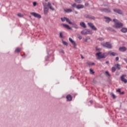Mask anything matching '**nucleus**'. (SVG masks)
<instances>
[{
  "label": "nucleus",
  "mask_w": 127,
  "mask_h": 127,
  "mask_svg": "<svg viewBox=\"0 0 127 127\" xmlns=\"http://www.w3.org/2000/svg\"><path fill=\"white\" fill-rule=\"evenodd\" d=\"M113 20V22H115V24L113 25V27H114V28H121L124 26V24L122 22H120L118 19H114Z\"/></svg>",
  "instance_id": "nucleus-1"
},
{
  "label": "nucleus",
  "mask_w": 127,
  "mask_h": 127,
  "mask_svg": "<svg viewBox=\"0 0 127 127\" xmlns=\"http://www.w3.org/2000/svg\"><path fill=\"white\" fill-rule=\"evenodd\" d=\"M102 46L103 47H105L106 48H108V49H112L113 48V46H112V44L110 43L109 42H107L105 43L102 44Z\"/></svg>",
  "instance_id": "nucleus-2"
},
{
  "label": "nucleus",
  "mask_w": 127,
  "mask_h": 127,
  "mask_svg": "<svg viewBox=\"0 0 127 127\" xmlns=\"http://www.w3.org/2000/svg\"><path fill=\"white\" fill-rule=\"evenodd\" d=\"M96 56H98V59H105L107 57V56L105 54H102L101 52L96 53Z\"/></svg>",
  "instance_id": "nucleus-3"
},
{
  "label": "nucleus",
  "mask_w": 127,
  "mask_h": 127,
  "mask_svg": "<svg viewBox=\"0 0 127 127\" xmlns=\"http://www.w3.org/2000/svg\"><path fill=\"white\" fill-rule=\"evenodd\" d=\"M100 11L106 12L107 13H110L112 12V10L110 8H103L100 9Z\"/></svg>",
  "instance_id": "nucleus-4"
},
{
  "label": "nucleus",
  "mask_w": 127,
  "mask_h": 127,
  "mask_svg": "<svg viewBox=\"0 0 127 127\" xmlns=\"http://www.w3.org/2000/svg\"><path fill=\"white\" fill-rule=\"evenodd\" d=\"M81 34H84L86 35L87 34H92V31H90V30H84L81 32Z\"/></svg>",
  "instance_id": "nucleus-5"
},
{
  "label": "nucleus",
  "mask_w": 127,
  "mask_h": 127,
  "mask_svg": "<svg viewBox=\"0 0 127 127\" xmlns=\"http://www.w3.org/2000/svg\"><path fill=\"white\" fill-rule=\"evenodd\" d=\"M30 14L34 16V17H36L37 18H41V15L37 13H35L34 12H31Z\"/></svg>",
  "instance_id": "nucleus-6"
},
{
  "label": "nucleus",
  "mask_w": 127,
  "mask_h": 127,
  "mask_svg": "<svg viewBox=\"0 0 127 127\" xmlns=\"http://www.w3.org/2000/svg\"><path fill=\"white\" fill-rule=\"evenodd\" d=\"M88 26L90 27L91 29H92L93 30H97V28L96 26L94 25V24L91 22H89L87 23Z\"/></svg>",
  "instance_id": "nucleus-7"
},
{
  "label": "nucleus",
  "mask_w": 127,
  "mask_h": 127,
  "mask_svg": "<svg viewBox=\"0 0 127 127\" xmlns=\"http://www.w3.org/2000/svg\"><path fill=\"white\" fill-rule=\"evenodd\" d=\"M43 6H44V14H47L48 13L49 8L45 5V3H43Z\"/></svg>",
  "instance_id": "nucleus-8"
},
{
  "label": "nucleus",
  "mask_w": 127,
  "mask_h": 127,
  "mask_svg": "<svg viewBox=\"0 0 127 127\" xmlns=\"http://www.w3.org/2000/svg\"><path fill=\"white\" fill-rule=\"evenodd\" d=\"M84 17H85V18H88V19H91L92 20H95L96 18L95 17H94V16H91L89 14H85L84 15Z\"/></svg>",
  "instance_id": "nucleus-9"
},
{
  "label": "nucleus",
  "mask_w": 127,
  "mask_h": 127,
  "mask_svg": "<svg viewBox=\"0 0 127 127\" xmlns=\"http://www.w3.org/2000/svg\"><path fill=\"white\" fill-rule=\"evenodd\" d=\"M125 77H127V75L126 74H123L122 75L121 77V80L122 82H124L125 84H127V80L125 78Z\"/></svg>",
  "instance_id": "nucleus-10"
},
{
  "label": "nucleus",
  "mask_w": 127,
  "mask_h": 127,
  "mask_svg": "<svg viewBox=\"0 0 127 127\" xmlns=\"http://www.w3.org/2000/svg\"><path fill=\"white\" fill-rule=\"evenodd\" d=\"M113 11L116 13H118V14H123V11L120 9H114Z\"/></svg>",
  "instance_id": "nucleus-11"
},
{
  "label": "nucleus",
  "mask_w": 127,
  "mask_h": 127,
  "mask_svg": "<svg viewBox=\"0 0 127 127\" xmlns=\"http://www.w3.org/2000/svg\"><path fill=\"white\" fill-rule=\"evenodd\" d=\"M69 41L71 43H72L74 48L76 49L77 46V44H76V42L74 41L71 38H69Z\"/></svg>",
  "instance_id": "nucleus-12"
},
{
  "label": "nucleus",
  "mask_w": 127,
  "mask_h": 127,
  "mask_svg": "<svg viewBox=\"0 0 127 127\" xmlns=\"http://www.w3.org/2000/svg\"><path fill=\"white\" fill-rule=\"evenodd\" d=\"M47 6H48L50 9H51V10H52L53 11H54V10H55V9L54 8V7L52 6V4H51V2H48Z\"/></svg>",
  "instance_id": "nucleus-13"
},
{
  "label": "nucleus",
  "mask_w": 127,
  "mask_h": 127,
  "mask_svg": "<svg viewBox=\"0 0 127 127\" xmlns=\"http://www.w3.org/2000/svg\"><path fill=\"white\" fill-rule=\"evenodd\" d=\"M119 51L125 52V51H127V48H126V47H121L119 48Z\"/></svg>",
  "instance_id": "nucleus-14"
},
{
  "label": "nucleus",
  "mask_w": 127,
  "mask_h": 127,
  "mask_svg": "<svg viewBox=\"0 0 127 127\" xmlns=\"http://www.w3.org/2000/svg\"><path fill=\"white\" fill-rule=\"evenodd\" d=\"M105 19H106V22L107 23H110V21H112V19L109 17H104Z\"/></svg>",
  "instance_id": "nucleus-15"
},
{
  "label": "nucleus",
  "mask_w": 127,
  "mask_h": 127,
  "mask_svg": "<svg viewBox=\"0 0 127 127\" xmlns=\"http://www.w3.org/2000/svg\"><path fill=\"white\" fill-rule=\"evenodd\" d=\"M76 8L77 9H80L81 8H84V5H83V4H78V5H77Z\"/></svg>",
  "instance_id": "nucleus-16"
},
{
  "label": "nucleus",
  "mask_w": 127,
  "mask_h": 127,
  "mask_svg": "<svg viewBox=\"0 0 127 127\" xmlns=\"http://www.w3.org/2000/svg\"><path fill=\"white\" fill-rule=\"evenodd\" d=\"M80 25L81 26V27H83V28H86L87 26H86V24L84 22H80Z\"/></svg>",
  "instance_id": "nucleus-17"
},
{
  "label": "nucleus",
  "mask_w": 127,
  "mask_h": 127,
  "mask_svg": "<svg viewBox=\"0 0 127 127\" xmlns=\"http://www.w3.org/2000/svg\"><path fill=\"white\" fill-rule=\"evenodd\" d=\"M107 30H109V31H112V32H114V33H116V32H117V31H116L115 29H113L112 27H110L107 28Z\"/></svg>",
  "instance_id": "nucleus-18"
},
{
  "label": "nucleus",
  "mask_w": 127,
  "mask_h": 127,
  "mask_svg": "<svg viewBox=\"0 0 127 127\" xmlns=\"http://www.w3.org/2000/svg\"><path fill=\"white\" fill-rule=\"evenodd\" d=\"M66 99L67 101H72V96H71L70 94L67 95L66 96Z\"/></svg>",
  "instance_id": "nucleus-19"
},
{
  "label": "nucleus",
  "mask_w": 127,
  "mask_h": 127,
  "mask_svg": "<svg viewBox=\"0 0 127 127\" xmlns=\"http://www.w3.org/2000/svg\"><path fill=\"white\" fill-rule=\"evenodd\" d=\"M63 25L64 27H65V28H67V29H69V30L72 29V28L67 24H63Z\"/></svg>",
  "instance_id": "nucleus-20"
},
{
  "label": "nucleus",
  "mask_w": 127,
  "mask_h": 127,
  "mask_svg": "<svg viewBox=\"0 0 127 127\" xmlns=\"http://www.w3.org/2000/svg\"><path fill=\"white\" fill-rule=\"evenodd\" d=\"M121 31H122V32H123V33H126V32H127V28H123L121 30Z\"/></svg>",
  "instance_id": "nucleus-21"
},
{
  "label": "nucleus",
  "mask_w": 127,
  "mask_h": 127,
  "mask_svg": "<svg viewBox=\"0 0 127 127\" xmlns=\"http://www.w3.org/2000/svg\"><path fill=\"white\" fill-rule=\"evenodd\" d=\"M64 11H65V12H72V9H70V8H68V9H64Z\"/></svg>",
  "instance_id": "nucleus-22"
},
{
  "label": "nucleus",
  "mask_w": 127,
  "mask_h": 127,
  "mask_svg": "<svg viewBox=\"0 0 127 127\" xmlns=\"http://www.w3.org/2000/svg\"><path fill=\"white\" fill-rule=\"evenodd\" d=\"M71 25L73 26V27H74V28H76V29L79 28V27H78V25L76 24H75L74 23H72L71 24Z\"/></svg>",
  "instance_id": "nucleus-23"
},
{
  "label": "nucleus",
  "mask_w": 127,
  "mask_h": 127,
  "mask_svg": "<svg viewBox=\"0 0 127 127\" xmlns=\"http://www.w3.org/2000/svg\"><path fill=\"white\" fill-rule=\"evenodd\" d=\"M115 66H116V67H117V68L118 70L121 69V65H120V64H115Z\"/></svg>",
  "instance_id": "nucleus-24"
},
{
  "label": "nucleus",
  "mask_w": 127,
  "mask_h": 127,
  "mask_svg": "<svg viewBox=\"0 0 127 127\" xmlns=\"http://www.w3.org/2000/svg\"><path fill=\"white\" fill-rule=\"evenodd\" d=\"M65 20H66V22H68V23H69V24H72L73 23H72V22H71L70 19H69V18H66Z\"/></svg>",
  "instance_id": "nucleus-25"
},
{
  "label": "nucleus",
  "mask_w": 127,
  "mask_h": 127,
  "mask_svg": "<svg viewBox=\"0 0 127 127\" xmlns=\"http://www.w3.org/2000/svg\"><path fill=\"white\" fill-rule=\"evenodd\" d=\"M111 56H117L118 54L115 53V52H112L110 53Z\"/></svg>",
  "instance_id": "nucleus-26"
},
{
  "label": "nucleus",
  "mask_w": 127,
  "mask_h": 127,
  "mask_svg": "<svg viewBox=\"0 0 127 127\" xmlns=\"http://www.w3.org/2000/svg\"><path fill=\"white\" fill-rule=\"evenodd\" d=\"M116 67L115 66H113L112 67V73H115V72H116Z\"/></svg>",
  "instance_id": "nucleus-27"
},
{
  "label": "nucleus",
  "mask_w": 127,
  "mask_h": 127,
  "mask_svg": "<svg viewBox=\"0 0 127 127\" xmlns=\"http://www.w3.org/2000/svg\"><path fill=\"white\" fill-rule=\"evenodd\" d=\"M63 44L64 45H65V46H68V43L65 41L63 40Z\"/></svg>",
  "instance_id": "nucleus-28"
},
{
  "label": "nucleus",
  "mask_w": 127,
  "mask_h": 127,
  "mask_svg": "<svg viewBox=\"0 0 127 127\" xmlns=\"http://www.w3.org/2000/svg\"><path fill=\"white\" fill-rule=\"evenodd\" d=\"M66 17H63V18H61V20H62V21L63 22H64V21H65V20H66Z\"/></svg>",
  "instance_id": "nucleus-29"
},
{
  "label": "nucleus",
  "mask_w": 127,
  "mask_h": 127,
  "mask_svg": "<svg viewBox=\"0 0 127 127\" xmlns=\"http://www.w3.org/2000/svg\"><path fill=\"white\" fill-rule=\"evenodd\" d=\"M20 51L21 50L20 48H17L15 51L16 53H19V52H20Z\"/></svg>",
  "instance_id": "nucleus-30"
},
{
  "label": "nucleus",
  "mask_w": 127,
  "mask_h": 127,
  "mask_svg": "<svg viewBox=\"0 0 127 127\" xmlns=\"http://www.w3.org/2000/svg\"><path fill=\"white\" fill-rule=\"evenodd\" d=\"M17 16H18L19 17H23V15H22L20 13H19L17 14Z\"/></svg>",
  "instance_id": "nucleus-31"
},
{
  "label": "nucleus",
  "mask_w": 127,
  "mask_h": 127,
  "mask_svg": "<svg viewBox=\"0 0 127 127\" xmlns=\"http://www.w3.org/2000/svg\"><path fill=\"white\" fill-rule=\"evenodd\" d=\"M89 70L91 74H95V72L92 69L90 68Z\"/></svg>",
  "instance_id": "nucleus-32"
},
{
  "label": "nucleus",
  "mask_w": 127,
  "mask_h": 127,
  "mask_svg": "<svg viewBox=\"0 0 127 127\" xmlns=\"http://www.w3.org/2000/svg\"><path fill=\"white\" fill-rule=\"evenodd\" d=\"M77 4L74 3L71 6L72 7H76L77 8Z\"/></svg>",
  "instance_id": "nucleus-33"
},
{
  "label": "nucleus",
  "mask_w": 127,
  "mask_h": 127,
  "mask_svg": "<svg viewBox=\"0 0 127 127\" xmlns=\"http://www.w3.org/2000/svg\"><path fill=\"white\" fill-rule=\"evenodd\" d=\"M75 2L77 3H81V0H74Z\"/></svg>",
  "instance_id": "nucleus-34"
},
{
  "label": "nucleus",
  "mask_w": 127,
  "mask_h": 127,
  "mask_svg": "<svg viewBox=\"0 0 127 127\" xmlns=\"http://www.w3.org/2000/svg\"><path fill=\"white\" fill-rule=\"evenodd\" d=\"M97 40H99V41H104V39L103 38H98Z\"/></svg>",
  "instance_id": "nucleus-35"
},
{
  "label": "nucleus",
  "mask_w": 127,
  "mask_h": 127,
  "mask_svg": "<svg viewBox=\"0 0 127 127\" xmlns=\"http://www.w3.org/2000/svg\"><path fill=\"white\" fill-rule=\"evenodd\" d=\"M111 95L112 96L113 99H116V95H115V94H114V93H111Z\"/></svg>",
  "instance_id": "nucleus-36"
},
{
  "label": "nucleus",
  "mask_w": 127,
  "mask_h": 127,
  "mask_svg": "<svg viewBox=\"0 0 127 127\" xmlns=\"http://www.w3.org/2000/svg\"><path fill=\"white\" fill-rule=\"evenodd\" d=\"M106 74H107V75H108V76H109V77L111 76V75L110 74V73H109V71H106L105 72Z\"/></svg>",
  "instance_id": "nucleus-37"
},
{
  "label": "nucleus",
  "mask_w": 127,
  "mask_h": 127,
  "mask_svg": "<svg viewBox=\"0 0 127 127\" xmlns=\"http://www.w3.org/2000/svg\"><path fill=\"white\" fill-rule=\"evenodd\" d=\"M33 4L34 6H36V5H37V2H34L33 3Z\"/></svg>",
  "instance_id": "nucleus-38"
},
{
  "label": "nucleus",
  "mask_w": 127,
  "mask_h": 127,
  "mask_svg": "<svg viewBox=\"0 0 127 127\" xmlns=\"http://www.w3.org/2000/svg\"><path fill=\"white\" fill-rule=\"evenodd\" d=\"M60 37L61 38H63V34H62L61 32L60 34Z\"/></svg>",
  "instance_id": "nucleus-39"
},
{
  "label": "nucleus",
  "mask_w": 127,
  "mask_h": 127,
  "mask_svg": "<svg viewBox=\"0 0 127 127\" xmlns=\"http://www.w3.org/2000/svg\"><path fill=\"white\" fill-rule=\"evenodd\" d=\"M120 95H124V94H125V91H123L122 92H121L120 93Z\"/></svg>",
  "instance_id": "nucleus-40"
},
{
  "label": "nucleus",
  "mask_w": 127,
  "mask_h": 127,
  "mask_svg": "<svg viewBox=\"0 0 127 127\" xmlns=\"http://www.w3.org/2000/svg\"><path fill=\"white\" fill-rule=\"evenodd\" d=\"M119 59H120V58H119V57H117L116 58V61H119Z\"/></svg>",
  "instance_id": "nucleus-41"
},
{
  "label": "nucleus",
  "mask_w": 127,
  "mask_h": 127,
  "mask_svg": "<svg viewBox=\"0 0 127 127\" xmlns=\"http://www.w3.org/2000/svg\"><path fill=\"white\" fill-rule=\"evenodd\" d=\"M117 92H118V93H121V89H118L117 90Z\"/></svg>",
  "instance_id": "nucleus-42"
},
{
  "label": "nucleus",
  "mask_w": 127,
  "mask_h": 127,
  "mask_svg": "<svg viewBox=\"0 0 127 127\" xmlns=\"http://www.w3.org/2000/svg\"><path fill=\"white\" fill-rule=\"evenodd\" d=\"M80 56H81V59H85V58L84 57H83V56L82 55H80Z\"/></svg>",
  "instance_id": "nucleus-43"
},
{
  "label": "nucleus",
  "mask_w": 127,
  "mask_h": 127,
  "mask_svg": "<svg viewBox=\"0 0 127 127\" xmlns=\"http://www.w3.org/2000/svg\"><path fill=\"white\" fill-rule=\"evenodd\" d=\"M48 59H49V57H48V56L46 57V61H47L48 60Z\"/></svg>",
  "instance_id": "nucleus-44"
},
{
  "label": "nucleus",
  "mask_w": 127,
  "mask_h": 127,
  "mask_svg": "<svg viewBox=\"0 0 127 127\" xmlns=\"http://www.w3.org/2000/svg\"><path fill=\"white\" fill-rule=\"evenodd\" d=\"M85 6H88V5H89V3H85Z\"/></svg>",
  "instance_id": "nucleus-45"
},
{
  "label": "nucleus",
  "mask_w": 127,
  "mask_h": 127,
  "mask_svg": "<svg viewBox=\"0 0 127 127\" xmlns=\"http://www.w3.org/2000/svg\"><path fill=\"white\" fill-rule=\"evenodd\" d=\"M78 38H79V39H80V40L82 39V36H79L78 37Z\"/></svg>",
  "instance_id": "nucleus-46"
},
{
  "label": "nucleus",
  "mask_w": 127,
  "mask_h": 127,
  "mask_svg": "<svg viewBox=\"0 0 127 127\" xmlns=\"http://www.w3.org/2000/svg\"><path fill=\"white\" fill-rule=\"evenodd\" d=\"M74 13H75V14H78V11H74Z\"/></svg>",
  "instance_id": "nucleus-47"
},
{
  "label": "nucleus",
  "mask_w": 127,
  "mask_h": 127,
  "mask_svg": "<svg viewBox=\"0 0 127 127\" xmlns=\"http://www.w3.org/2000/svg\"><path fill=\"white\" fill-rule=\"evenodd\" d=\"M106 64H110V62L107 61V62H106Z\"/></svg>",
  "instance_id": "nucleus-48"
},
{
  "label": "nucleus",
  "mask_w": 127,
  "mask_h": 127,
  "mask_svg": "<svg viewBox=\"0 0 127 127\" xmlns=\"http://www.w3.org/2000/svg\"><path fill=\"white\" fill-rule=\"evenodd\" d=\"M88 65L89 66H91V63H88Z\"/></svg>",
  "instance_id": "nucleus-49"
},
{
  "label": "nucleus",
  "mask_w": 127,
  "mask_h": 127,
  "mask_svg": "<svg viewBox=\"0 0 127 127\" xmlns=\"http://www.w3.org/2000/svg\"><path fill=\"white\" fill-rule=\"evenodd\" d=\"M84 41H85V42H87V41H88V39H85V40H84Z\"/></svg>",
  "instance_id": "nucleus-50"
},
{
  "label": "nucleus",
  "mask_w": 127,
  "mask_h": 127,
  "mask_svg": "<svg viewBox=\"0 0 127 127\" xmlns=\"http://www.w3.org/2000/svg\"><path fill=\"white\" fill-rule=\"evenodd\" d=\"M93 65H95V63H91V66H93Z\"/></svg>",
  "instance_id": "nucleus-51"
},
{
  "label": "nucleus",
  "mask_w": 127,
  "mask_h": 127,
  "mask_svg": "<svg viewBox=\"0 0 127 127\" xmlns=\"http://www.w3.org/2000/svg\"><path fill=\"white\" fill-rule=\"evenodd\" d=\"M96 50H97L98 51H99L100 50L99 49H96Z\"/></svg>",
  "instance_id": "nucleus-52"
},
{
  "label": "nucleus",
  "mask_w": 127,
  "mask_h": 127,
  "mask_svg": "<svg viewBox=\"0 0 127 127\" xmlns=\"http://www.w3.org/2000/svg\"><path fill=\"white\" fill-rule=\"evenodd\" d=\"M62 53H64V51H62Z\"/></svg>",
  "instance_id": "nucleus-53"
},
{
  "label": "nucleus",
  "mask_w": 127,
  "mask_h": 127,
  "mask_svg": "<svg viewBox=\"0 0 127 127\" xmlns=\"http://www.w3.org/2000/svg\"><path fill=\"white\" fill-rule=\"evenodd\" d=\"M90 102L91 103V104H92V103H93V101H90Z\"/></svg>",
  "instance_id": "nucleus-54"
},
{
  "label": "nucleus",
  "mask_w": 127,
  "mask_h": 127,
  "mask_svg": "<svg viewBox=\"0 0 127 127\" xmlns=\"http://www.w3.org/2000/svg\"><path fill=\"white\" fill-rule=\"evenodd\" d=\"M126 62L127 63V59L125 60Z\"/></svg>",
  "instance_id": "nucleus-55"
},
{
  "label": "nucleus",
  "mask_w": 127,
  "mask_h": 127,
  "mask_svg": "<svg viewBox=\"0 0 127 127\" xmlns=\"http://www.w3.org/2000/svg\"><path fill=\"white\" fill-rule=\"evenodd\" d=\"M49 0H45V1H48Z\"/></svg>",
  "instance_id": "nucleus-56"
},
{
  "label": "nucleus",
  "mask_w": 127,
  "mask_h": 127,
  "mask_svg": "<svg viewBox=\"0 0 127 127\" xmlns=\"http://www.w3.org/2000/svg\"><path fill=\"white\" fill-rule=\"evenodd\" d=\"M52 4H53V5H55L54 3H52Z\"/></svg>",
  "instance_id": "nucleus-57"
}]
</instances>
